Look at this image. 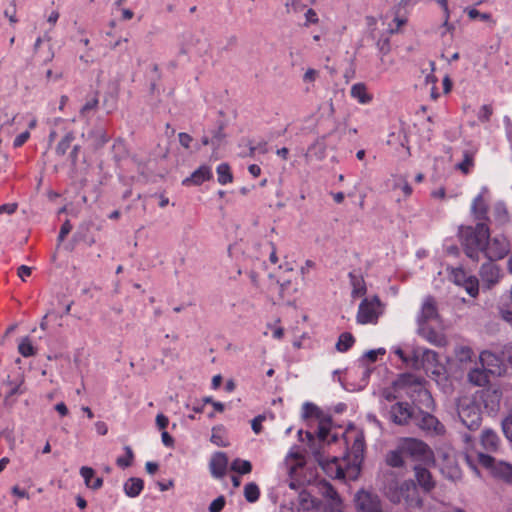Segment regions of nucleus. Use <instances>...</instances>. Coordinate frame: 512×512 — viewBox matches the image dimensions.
Wrapping results in <instances>:
<instances>
[{
	"instance_id": "nucleus-40",
	"label": "nucleus",
	"mask_w": 512,
	"mask_h": 512,
	"mask_svg": "<svg viewBox=\"0 0 512 512\" xmlns=\"http://www.w3.org/2000/svg\"><path fill=\"white\" fill-rule=\"evenodd\" d=\"M354 342H355V339L351 333H348V332L342 333L339 336V339L336 343V349L339 352H346L353 346Z\"/></svg>"
},
{
	"instance_id": "nucleus-13",
	"label": "nucleus",
	"mask_w": 512,
	"mask_h": 512,
	"mask_svg": "<svg viewBox=\"0 0 512 512\" xmlns=\"http://www.w3.org/2000/svg\"><path fill=\"white\" fill-rule=\"evenodd\" d=\"M391 353L397 356L405 367L421 368V361L419 360L420 347L410 344L395 345L391 347Z\"/></svg>"
},
{
	"instance_id": "nucleus-52",
	"label": "nucleus",
	"mask_w": 512,
	"mask_h": 512,
	"mask_svg": "<svg viewBox=\"0 0 512 512\" xmlns=\"http://www.w3.org/2000/svg\"><path fill=\"white\" fill-rule=\"evenodd\" d=\"M98 106V99L96 97H92L89 100L86 101V103L82 106L80 110V114L85 117L87 116L91 111H94Z\"/></svg>"
},
{
	"instance_id": "nucleus-11",
	"label": "nucleus",
	"mask_w": 512,
	"mask_h": 512,
	"mask_svg": "<svg viewBox=\"0 0 512 512\" xmlns=\"http://www.w3.org/2000/svg\"><path fill=\"white\" fill-rule=\"evenodd\" d=\"M399 444L400 451L404 452L405 456H410L420 461H430L432 459V451L421 440L405 438Z\"/></svg>"
},
{
	"instance_id": "nucleus-10",
	"label": "nucleus",
	"mask_w": 512,
	"mask_h": 512,
	"mask_svg": "<svg viewBox=\"0 0 512 512\" xmlns=\"http://www.w3.org/2000/svg\"><path fill=\"white\" fill-rule=\"evenodd\" d=\"M480 465L489 469L491 473L507 482L512 483V465L507 462H496L495 459L484 453H476Z\"/></svg>"
},
{
	"instance_id": "nucleus-47",
	"label": "nucleus",
	"mask_w": 512,
	"mask_h": 512,
	"mask_svg": "<svg viewBox=\"0 0 512 512\" xmlns=\"http://www.w3.org/2000/svg\"><path fill=\"white\" fill-rule=\"evenodd\" d=\"M18 351L23 357H30L35 355V349L28 337L23 338L19 345Z\"/></svg>"
},
{
	"instance_id": "nucleus-16",
	"label": "nucleus",
	"mask_w": 512,
	"mask_h": 512,
	"mask_svg": "<svg viewBox=\"0 0 512 512\" xmlns=\"http://www.w3.org/2000/svg\"><path fill=\"white\" fill-rule=\"evenodd\" d=\"M318 492L326 499V512H342V500L330 483L322 480L316 483Z\"/></svg>"
},
{
	"instance_id": "nucleus-55",
	"label": "nucleus",
	"mask_w": 512,
	"mask_h": 512,
	"mask_svg": "<svg viewBox=\"0 0 512 512\" xmlns=\"http://www.w3.org/2000/svg\"><path fill=\"white\" fill-rule=\"evenodd\" d=\"M492 115V107L489 105H483L478 113V118L482 122H486L490 119V116Z\"/></svg>"
},
{
	"instance_id": "nucleus-44",
	"label": "nucleus",
	"mask_w": 512,
	"mask_h": 512,
	"mask_svg": "<svg viewBox=\"0 0 512 512\" xmlns=\"http://www.w3.org/2000/svg\"><path fill=\"white\" fill-rule=\"evenodd\" d=\"M462 286L470 296L475 297L478 294L479 281L476 277L467 276Z\"/></svg>"
},
{
	"instance_id": "nucleus-15",
	"label": "nucleus",
	"mask_w": 512,
	"mask_h": 512,
	"mask_svg": "<svg viewBox=\"0 0 512 512\" xmlns=\"http://www.w3.org/2000/svg\"><path fill=\"white\" fill-rule=\"evenodd\" d=\"M357 512H383L381 500L378 495L361 490L355 495Z\"/></svg>"
},
{
	"instance_id": "nucleus-1",
	"label": "nucleus",
	"mask_w": 512,
	"mask_h": 512,
	"mask_svg": "<svg viewBox=\"0 0 512 512\" xmlns=\"http://www.w3.org/2000/svg\"><path fill=\"white\" fill-rule=\"evenodd\" d=\"M288 468V486L293 490H301L299 493V506L303 510H311L317 507L318 502L303 488L316 481L317 473L306 465L304 455L299 451H290L285 459Z\"/></svg>"
},
{
	"instance_id": "nucleus-3",
	"label": "nucleus",
	"mask_w": 512,
	"mask_h": 512,
	"mask_svg": "<svg viewBox=\"0 0 512 512\" xmlns=\"http://www.w3.org/2000/svg\"><path fill=\"white\" fill-rule=\"evenodd\" d=\"M459 237L465 254L472 260L478 261L489 237V228L485 223H478L474 227L462 226L459 229Z\"/></svg>"
},
{
	"instance_id": "nucleus-7",
	"label": "nucleus",
	"mask_w": 512,
	"mask_h": 512,
	"mask_svg": "<svg viewBox=\"0 0 512 512\" xmlns=\"http://www.w3.org/2000/svg\"><path fill=\"white\" fill-rule=\"evenodd\" d=\"M424 385H426L425 379L413 373H402L393 381L394 390L402 393V397L407 396L411 400L419 394Z\"/></svg>"
},
{
	"instance_id": "nucleus-30",
	"label": "nucleus",
	"mask_w": 512,
	"mask_h": 512,
	"mask_svg": "<svg viewBox=\"0 0 512 512\" xmlns=\"http://www.w3.org/2000/svg\"><path fill=\"white\" fill-rule=\"evenodd\" d=\"M500 443V438L495 431L492 429H484L482 431L481 445L485 450L495 452L499 449Z\"/></svg>"
},
{
	"instance_id": "nucleus-38",
	"label": "nucleus",
	"mask_w": 512,
	"mask_h": 512,
	"mask_svg": "<svg viewBox=\"0 0 512 512\" xmlns=\"http://www.w3.org/2000/svg\"><path fill=\"white\" fill-rule=\"evenodd\" d=\"M320 410L318 409V407L312 403H305L302 407V415L304 418L306 419H317L318 420V425L320 424L321 421H329L331 423V421L329 419H320ZM319 429V427L317 428V430Z\"/></svg>"
},
{
	"instance_id": "nucleus-22",
	"label": "nucleus",
	"mask_w": 512,
	"mask_h": 512,
	"mask_svg": "<svg viewBox=\"0 0 512 512\" xmlns=\"http://www.w3.org/2000/svg\"><path fill=\"white\" fill-rule=\"evenodd\" d=\"M417 421L418 425L424 430L434 432L437 435L445 432L444 425L429 412L420 411Z\"/></svg>"
},
{
	"instance_id": "nucleus-12",
	"label": "nucleus",
	"mask_w": 512,
	"mask_h": 512,
	"mask_svg": "<svg viewBox=\"0 0 512 512\" xmlns=\"http://www.w3.org/2000/svg\"><path fill=\"white\" fill-rule=\"evenodd\" d=\"M510 251V243L504 235H496L493 238H487L483 254L490 261H496L504 258Z\"/></svg>"
},
{
	"instance_id": "nucleus-17",
	"label": "nucleus",
	"mask_w": 512,
	"mask_h": 512,
	"mask_svg": "<svg viewBox=\"0 0 512 512\" xmlns=\"http://www.w3.org/2000/svg\"><path fill=\"white\" fill-rule=\"evenodd\" d=\"M438 318L439 312L435 298L430 295L425 296L416 317L417 325L428 324V322L436 321Z\"/></svg>"
},
{
	"instance_id": "nucleus-64",
	"label": "nucleus",
	"mask_w": 512,
	"mask_h": 512,
	"mask_svg": "<svg viewBox=\"0 0 512 512\" xmlns=\"http://www.w3.org/2000/svg\"><path fill=\"white\" fill-rule=\"evenodd\" d=\"M285 6L289 11H299L301 9V0H286Z\"/></svg>"
},
{
	"instance_id": "nucleus-6",
	"label": "nucleus",
	"mask_w": 512,
	"mask_h": 512,
	"mask_svg": "<svg viewBox=\"0 0 512 512\" xmlns=\"http://www.w3.org/2000/svg\"><path fill=\"white\" fill-rule=\"evenodd\" d=\"M424 385H426L425 379L413 373H402L393 381L394 390L402 393V397L407 396L411 400L419 394Z\"/></svg>"
},
{
	"instance_id": "nucleus-48",
	"label": "nucleus",
	"mask_w": 512,
	"mask_h": 512,
	"mask_svg": "<svg viewBox=\"0 0 512 512\" xmlns=\"http://www.w3.org/2000/svg\"><path fill=\"white\" fill-rule=\"evenodd\" d=\"M500 314L505 321L512 324V286L510 290V300L509 302L501 303Z\"/></svg>"
},
{
	"instance_id": "nucleus-61",
	"label": "nucleus",
	"mask_w": 512,
	"mask_h": 512,
	"mask_svg": "<svg viewBox=\"0 0 512 512\" xmlns=\"http://www.w3.org/2000/svg\"><path fill=\"white\" fill-rule=\"evenodd\" d=\"M502 357L512 366V343L504 346L502 350Z\"/></svg>"
},
{
	"instance_id": "nucleus-63",
	"label": "nucleus",
	"mask_w": 512,
	"mask_h": 512,
	"mask_svg": "<svg viewBox=\"0 0 512 512\" xmlns=\"http://www.w3.org/2000/svg\"><path fill=\"white\" fill-rule=\"evenodd\" d=\"M17 209V204L8 203L0 206V214H13Z\"/></svg>"
},
{
	"instance_id": "nucleus-4",
	"label": "nucleus",
	"mask_w": 512,
	"mask_h": 512,
	"mask_svg": "<svg viewBox=\"0 0 512 512\" xmlns=\"http://www.w3.org/2000/svg\"><path fill=\"white\" fill-rule=\"evenodd\" d=\"M387 497L393 503L405 501L409 507L422 506V499L418 494L417 487L411 480L404 481L399 485L390 486L387 490Z\"/></svg>"
},
{
	"instance_id": "nucleus-5",
	"label": "nucleus",
	"mask_w": 512,
	"mask_h": 512,
	"mask_svg": "<svg viewBox=\"0 0 512 512\" xmlns=\"http://www.w3.org/2000/svg\"><path fill=\"white\" fill-rule=\"evenodd\" d=\"M458 416L469 430H476L481 425V411L477 403L469 397H462L458 402Z\"/></svg>"
},
{
	"instance_id": "nucleus-58",
	"label": "nucleus",
	"mask_w": 512,
	"mask_h": 512,
	"mask_svg": "<svg viewBox=\"0 0 512 512\" xmlns=\"http://www.w3.org/2000/svg\"><path fill=\"white\" fill-rule=\"evenodd\" d=\"M30 138V132L29 131H25L21 134H19L15 139H14V142H13V146L15 148H19L21 147L28 139Z\"/></svg>"
},
{
	"instance_id": "nucleus-33",
	"label": "nucleus",
	"mask_w": 512,
	"mask_h": 512,
	"mask_svg": "<svg viewBox=\"0 0 512 512\" xmlns=\"http://www.w3.org/2000/svg\"><path fill=\"white\" fill-rule=\"evenodd\" d=\"M80 474L83 477L85 484L88 488L97 490L102 487L103 479L100 477L94 478V470L90 467L83 466L80 469Z\"/></svg>"
},
{
	"instance_id": "nucleus-50",
	"label": "nucleus",
	"mask_w": 512,
	"mask_h": 512,
	"mask_svg": "<svg viewBox=\"0 0 512 512\" xmlns=\"http://www.w3.org/2000/svg\"><path fill=\"white\" fill-rule=\"evenodd\" d=\"M385 353L386 350L384 348L369 350L363 355L361 361L373 363L378 359L379 356H383Z\"/></svg>"
},
{
	"instance_id": "nucleus-26",
	"label": "nucleus",
	"mask_w": 512,
	"mask_h": 512,
	"mask_svg": "<svg viewBox=\"0 0 512 512\" xmlns=\"http://www.w3.org/2000/svg\"><path fill=\"white\" fill-rule=\"evenodd\" d=\"M467 379L470 384L482 387L489 382V374L479 363L475 362L474 367L468 368Z\"/></svg>"
},
{
	"instance_id": "nucleus-8",
	"label": "nucleus",
	"mask_w": 512,
	"mask_h": 512,
	"mask_svg": "<svg viewBox=\"0 0 512 512\" xmlns=\"http://www.w3.org/2000/svg\"><path fill=\"white\" fill-rule=\"evenodd\" d=\"M424 385H426L425 379L413 373H402L393 381L394 390L402 393V397L407 396L411 400L419 394Z\"/></svg>"
},
{
	"instance_id": "nucleus-43",
	"label": "nucleus",
	"mask_w": 512,
	"mask_h": 512,
	"mask_svg": "<svg viewBox=\"0 0 512 512\" xmlns=\"http://www.w3.org/2000/svg\"><path fill=\"white\" fill-rule=\"evenodd\" d=\"M231 470L239 474H248L252 470V465L248 460L237 458L231 463Z\"/></svg>"
},
{
	"instance_id": "nucleus-56",
	"label": "nucleus",
	"mask_w": 512,
	"mask_h": 512,
	"mask_svg": "<svg viewBox=\"0 0 512 512\" xmlns=\"http://www.w3.org/2000/svg\"><path fill=\"white\" fill-rule=\"evenodd\" d=\"M468 16L470 19L480 18L482 21H489L491 19V15L488 13H481L477 9L468 10Z\"/></svg>"
},
{
	"instance_id": "nucleus-37",
	"label": "nucleus",
	"mask_w": 512,
	"mask_h": 512,
	"mask_svg": "<svg viewBox=\"0 0 512 512\" xmlns=\"http://www.w3.org/2000/svg\"><path fill=\"white\" fill-rule=\"evenodd\" d=\"M419 360L421 361V368H428V366L437 363L438 355L433 350L420 347Z\"/></svg>"
},
{
	"instance_id": "nucleus-31",
	"label": "nucleus",
	"mask_w": 512,
	"mask_h": 512,
	"mask_svg": "<svg viewBox=\"0 0 512 512\" xmlns=\"http://www.w3.org/2000/svg\"><path fill=\"white\" fill-rule=\"evenodd\" d=\"M414 471L418 484L425 492H429L435 487V482L427 469L417 465L414 467Z\"/></svg>"
},
{
	"instance_id": "nucleus-53",
	"label": "nucleus",
	"mask_w": 512,
	"mask_h": 512,
	"mask_svg": "<svg viewBox=\"0 0 512 512\" xmlns=\"http://www.w3.org/2000/svg\"><path fill=\"white\" fill-rule=\"evenodd\" d=\"M226 500L224 496H219L209 505V512H220L225 506Z\"/></svg>"
},
{
	"instance_id": "nucleus-42",
	"label": "nucleus",
	"mask_w": 512,
	"mask_h": 512,
	"mask_svg": "<svg viewBox=\"0 0 512 512\" xmlns=\"http://www.w3.org/2000/svg\"><path fill=\"white\" fill-rule=\"evenodd\" d=\"M218 182L222 185L232 182L233 176L230 172V167L222 163L217 167Z\"/></svg>"
},
{
	"instance_id": "nucleus-34",
	"label": "nucleus",
	"mask_w": 512,
	"mask_h": 512,
	"mask_svg": "<svg viewBox=\"0 0 512 512\" xmlns=\"http://www.w3.org/2000/svg\"><path fill=\"white\" fill-rule=\"evenodd\" d=\"M144 482L140 478L131 477L124 483V492L128 497H137L143 490Z\"/></svg>"
},
{
	"instance_id": "nucleus-9",
	"label": "nucleus",
	"mask_w": 512,
	"mask_h": 512,
	"mask_svg": "<svg viewBox=\"0 0 512 512\" xmlns=\"http://www.w3.org/2000/svg\"><path fill=\"white\" fill-rule=\"evenodd\" d=\"M381 314V302L377 296L364 298L359 304L356 321L361 325L376 324Z\"/></svg>"
},
{
	"instance_id": "nucleus-2",
	"label": "nucleus",
	"mask_w": 512,
	"mask_h": 512,
	"mask_svg": "<svg viewBox=\"0 0 512 512\" xmlns=\"http://www.w3.org/2000/svg\"><path fill=\"white\" fill-rule=\"evenodd\" d=\"M332 423L329 421H321L317 433V440H315L312 432L307 431L306 437L311 442L312 454L326 473L327 476L336 479L345 478V472L339 462V458L336 456L330 457L326 454V447L336 442L338 436L336 433H332Z\"/></svg>"
},
{
	"instance_id": "nucleus-54",
	"label": "nucleus",
	"mask_w": 512,
	"mask_h": 512,
	"mask_svg": "<svg viewBox=\"0 0 512 512\" xmlns=\"http://www.w3.org/2000/svg\"><path fill=\"white\" fill-rule=\"evenodd\" d=\"M382 398L385 399L386 401L391 402L398 398H402V393L396 392L392 386L382 391Z\"/></svg>"
},
{
	"instance_id": "nucleus-49",
	"label": "nucleus",
	"mask_w": 512,
	"mask_h": 512,
	"mask_svg": "<svg viewBox=\"0 0 512 512\" xmlns=\"http://www.w3.org/2000/svg\"><path fill=\"white\" fill-rule=\"evenodd\" d=\"M494 215L500 224H504L508 221L507 209L502 203H497L494 206Z\"/></svg>"
},
{
	"instance_id": "nucleus-62",
	"label": "nucleus",
	"mask_w": 512,
	"mask_h": 512,
	"mask_svg": "<svg viewBox=\"0 0 512 512\" xmlns=\"http://www.w3.org/2000/svg\"><path fill=\"white\" fill-rule=\"evenodd\" d=\"M169 424V419L163 414L156 416V425L159 429L164 430Z\"/></svg>"
},
{
	"instance_id": "nucleus-45",
	"label": "nucleus",
	"mask_w": 512,
	"mask_h": 512,
	"mask_svg": "<svg viewBox=\"0 0 512 512\" xmlns=\"http://www.w3.org/2000/svg\"><path fill=\"white\" fill-rule=\"evenodd\" d=\"M244 496L248 502H256L260 496L259 487L255 483H248L244 487Z\"/></svg>"
},
{
	"instance_id": "nucleus-36",
	"label": "nucleus",
	"mask_w": 512,
	"mask_h": 512,
	"mask_svg": "<svg viewBox=\"0 0 512 512\" xmlns=\"http://www.w3.org/2000/svg\"><path fill=\"white\" fill-rule=\"evenodd\" d=\"M471 210L476 219L482 220L486 218L488 209L482 193L474 198Z\"/></svg>"
},
{
	"instance_id": "nucleus-19",
	"label": "nucleus",
	"mask_w": 512,
	"mask_h": 512,
	"mask_svg": "<svg viewBox=\"0 0 512 512\" xmlns=\"http://www.w3.org/2000/svg\"><path fill=\"white\" fill-rule=\"evenodd\" d=\"M478 359L479 364L489 375L500 376L505 370L502 359L491 351H482Z\"/></svg>"
},
{
	"instance_id": "nucleus-32",
	"label": "nucleus",
	"mask_w": 512,
	"mask_h": 512,
	"mask_svg": "<svg viewBox=\"0 0 512 512\" xmlns=\"http://www.w3.org/2000/svg\"><path fill=\"white\" fill-rule=\"evenodd\" d=\"M412 401L419 406L420 411H422V409L432 410L434 407V400L431 393L426 388V385H424L422 390L414 397Z\"/></svg>"
},
{
	"instance_id": "nucleus-27",
	"label": "nucleus",
	"mask_w": 512,
	"mask_h": 512,
	"mask_svg": "<svg viewBox=\"0 0 512 512\" xmlns=\"http://www.w3.org/2000/svg\"><path fill=\"white\" fill-rule=\"evenodd\" d=\"M350 96L361 105H367L373 101V95L368 91L366 84L362 82L351 86Z\"/></svg>"
},
{
	"instance_id": "nucleus-41",
	"label": "nucleus",
	"mask_w": 512,
	"mask_h": 512,
	"mask_svg": "<svg viewBox=\"0 0 512 512\" xmlns=\"http://www.w3.org/2000/svg\"><path fill=\"white\" fill-rule=\"evenodd\" d=\"M474 166V156L470 151H464L463 161L457 164V169L462 173L468 174Z\"/></svg>"
},
{
	"instance_id": "nucleus-29",
	"label": "nucleus",
	"mask_w": 512,
	"mask_h": 512,
	"mask_svg": "<svg viewBox=\"0 0 512 512\" xmlns=\"http://www.w3.org/2000/svg\"><path fill=\"white\" fill-rule=\"evenodd\" d=\"M455 357L463 369H468L470 364H475L476 362L475 353L469 346H457L455 348Z\"/></svg>"
},
{
	"instance_id": "nucleus-35",
	"label": "nucleus",
	"mask_w": 512,
	"mask_h": 512,
	"mask_svg": "<svg viewBox=\"0 0 512 512\" xmlns=\"http://www.w3.org/2000/svg\"><path fill=\"white\" fill-rule=\"evenodd\" d=\"M350 283L352 286V297H361L366 293V285L363 277L356 272L349 273Z\"/></svg>"
},
{
	"instance_id": "nucleus-25",
	"label": "nucleus",
	"mask_w": 512,
	"mask_h": 512,
	"mask_svg": "<svg viewBox=\"0 0 512 512\" xmlns=\"http://www.w3.org/2000/svg\"><path fill=\"white\" fill-rule=\"evenodd\" d=\"M417 333L435 346H444L446 344L445 336L429 327L428 324L417 325Z\"/></svg>"
},
{
	"instance_id": "nucleus-18",
	"label": "nucleus",
	"mask_w": 512,
	"mask_h": 512,
	"mask_svg": "<svg viewBox=\"0 0 512 512\" xmlns=\"http://www.w3.org/2000/svg\"><path fill=\"white\" fill-rule=\"evenodd\" d=\"M344 440L347 445H350V452L353 454L354 459L362 458L365 449L364 434L361 430L356 428L348 429L344 434Z\"/></svg>"
},
{
	"instance_id": "nucleus-60",
	"label": "nucleus",
	"mask_w": 512,
	"mask_h": 512,
	"mask_svg": "<svg viewBox=\"0 0 512 512\" xmlns=\"http://www.w3.org/2000/svg\"><path fill=\"white\" fill-rule=\"evenodd\" d=\"M71 230H72V225L70 224V222L69 221L64 222L62 224L60 232H59V236H58L59 241H63L65 239V237L70 233Z\"/></svg>"
},
{
	"instance_id": "nucleus-51",
	"label": "nucleus",
	"mask_w": 512,
	"mask_h": 512,
	"mask_svg": "<svg viewBox=\"0 0 512 512\" xmlns=\"http://www.w3.org/2000/svg\"><path fill=\"white\" fill-rule=\"evenodd\" d=\"M125 452H126L125 456H121V457L117 458L116 463L120 467H129L132 464V461L134 458L132 449L129 446H126Z\"/></svg>"
},
{
	"instance_id": "nucleus-23",
	"label": "nucleus",
	"mask_w": 512,
	"mask_h": 512,
	"mask_svg": "<svg viewBox=\"0 0 512 512\" xmlns=\"http://www.w3.org/2000/svg\"><path fill=\"white\" fill-rule=\"evenodd\" d=\"M413 412L407 403L397 402L390 410V417L392 421L399 425L407 424L411 419Z\"/></svg>"
},
{
	"instance_id": "nucleus-20",
	"label": "nucleus",
	"mask_w": 512,
	"mask_h": 512,
	"mask_svg": "<svg viewBox=\"0 0 512 512\" xmlns=\"http://www.w3.org/2000/svg\"><path fill=\"white\" fill-rule=\"evenodd\" d=\"M503 396V390L499 387H490L481 392V399L485 408L494 413L500 409V403Z\"/></svg>"
},
{
	"instance_id": "nucleus-46",
	"label": "nucleus",
	"mask_w": 512,
	"mask_h": 512,
	"mask_svg": "<svg viewBox=\"0 0 512 512\" xmlns=\"http://www.w3.org/2000/svg\"><path fill=\"white\" fill-rule=\"evenodd\" d=\"M442 473L453 482H457L462 477V472L457 465H446L442 468Z\"/></svg>"
},
{
	"instance_id": "nucleus-57",
	"label": "nucleus",
	"mask_w": 512,
	"mask_h": 512,
	"mask_svg": "<svg viewBox=\"0 0 512 512\" xmlns=\"http://www.w3.org/2000/svg\"><path fill=\"white\" fill-rule=\"evenodd\" d=\"M452 278L455 284L462 286L467 275L462 269H456L452 272Z\"/></svg>"
},
{
	"instance_id": "nucleus-24",
	"label": "nucleus",
	"mask_w": 512,
	"mask_h": 512,
	"mask_svg": "<svg viewBox=\"0 0 512 512\" xmlns=\"http://www.w3.org/2000/svg\"><path fill=\"white\" fill-rule=\"evenodd\" d=\"M228 467L227 455L223 452L215 453L210 460V472L214 478L225 476Z\"/></svg>"
},
{
	"instance_id": "nucleus-39",
	"label": "nucleus",
	"mask_w": 512,
	"mask_h": 512,
	"mask_svg": "<svg viewBox=\"0 0 512 512\" xmlns=\"http://www.w3.org/2000/svg\"><path fill=\"white\" fill-rule=\"evenodd\" d=\"M403 456L404 452L400 451V444L394 451H390L386 456V462L391 467H402L404 464Z\"/></svg>"
},
{
	"instance_id": "nucleus-14",
	"label": "nucleus",
	"mask_w": 512,
	"mask_h": 512,
	"mask_svg": "<svg viewBox=\"0 0 512 512\" xmlns=\"http://www.w3.org/2000/svg\"><path fill=\"white\" fill-rule=\"evenodd\" d=\"M75 141V133L71 130L67 131L64 136L60 139L55 147V152L58 156L68 155L72 165H75L78 160V155L81 146Z\"/></svg>"
},
{
	"instance_id": "nucleus-59",
	"label": "nucleus",
	"mask_w": 512,
	"mask_h": 512,
	"mask_svg": "<svg viewBox=\"0 0 512 512\" xmlns=\"http://www.w3.org/2000/svg\"><path fill=\"white\" fill-rule=\"evenodd\" d=\"M465 460L470 468L476 473L477 476H480V473L474 463V455L469 451L468 447L466 448Z\"/></svg>"
},
{
	"instance_id": "nucleus-28",
	"label": "nucleus",
	"mask_w": 512,
	"mask_h": 512,
	"mask_svg": "<svg viewBox=\"0 0 512 512\" xmlns=\"http://www.w3.org/2000/svg\"><path fill=\"white\" fill-rule=\"evenodd\" d=\"M212 178V171L209 166L202 165L195 170L190 177L185 178L182 184L185 186L189 185H201L203 182Z\"/></svg>"
},
{
	"instance_id": "nucleus-21",
	"label": "nucleus",
	"mask_w": 512,
	"mask_h": 512,
	"mask_svg": "<svg viewBox=\"0 0 512 512\" xmlns=\"http://www.w3.org/2000/svg\"><path fill=\"white\" fill-rule=\"evenodd\" d=\"M480 277L483 285H485L487 289H490L500 281L501 272L499 267L494 264L493 261H489L482 265L480 269Z\"/></svg>"
}]
</instances>
